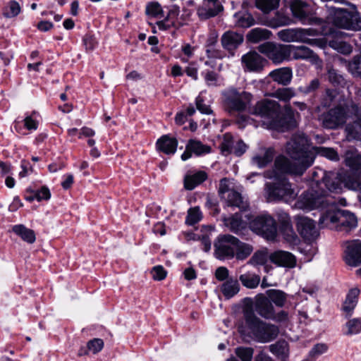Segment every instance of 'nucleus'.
<instances>
[{
	"instance_id": "a19ab883",
	"label": "nucleus",
	"mask_w": 361,
	"mask_h": 361,
	"mask_svg": "<svg viewBox=\"0 0 361 361\" xmlns=\"http://www.w3.org/2000/svg\"><path fill=\"white\" fill-rule=\"evenodd\" d=\"M253 247L251 245L243 243L238 239L235 245V257L238 260H244L251 255Z\"/></svg>"
},
{
	"instance_id": "4c0bfd02",
	"label": "nucleus",
	"mask_w": 361,
	"mask_h": 361,
	"mask_svg": "<svg viewBox=\"0 0 361 361\" xmlns=\"http://www.w3.org/2000/svg\"><path fill=\"white\" fill-rule=\"evenodd\" d=\"M186 148L197 156L208 154L211 151V147L209 146L202 144L199 140L192 139L188 141L186 145Z\"/></svg>"
},
{
	"instance_id": "0eeeda50",
	"label": "nucleus",
	"mask_w": 361,
	"mask_h": 361,
	"mask_svg": "<svg viewBox=\"0 0 361 361\" xmlns=\"http://www.w3.org/2000/svg\"><path fill=\"white\" fill-rule=\"evenodd\" d=\"M265 192L268 202L283 201L288 202L295 199L298 192L286 178L275 179L265 185Z\"/></svg>"
},
{
	"instance_id": "37998d69",
	"label": "nucleus",
	"mask_w": 361,
	"mask_h": 361,
	"mask_svg": "<svg viewBox=\"0 0 361 361\" xmlns=\"http://www.w3.org/2000/svg\"><path fill=\"white\" fill-rule=\"evenodd\" d=\"M344 334L351 336L361 332V318H353L348 320L345 324Z\"/></svg>"
},
{
	"instance_id": "412c9836",
	"label": "nucleus",
	"mask_w": 361,
	"mask_h": 361,
	"mask_svg": "<svg viewBox=\"0 0 361 361\" xmlns=\"http://www.w3.org/2000/svg\"><path fill=\"white\" fill-rule=\"evenodd\" d=\"M242 62L249 71L252 72H260L267 63V60L256 51H250L243 55Z\"/></svg>"
},
{
	"instance_id": "2eb2a0df",
	"label": "nucleus",
	"mask_w": 361,
	"mask_h": 361,
	"mask_svg": "<svg viewBox=\"0 0 361 361\" xmlns=\"http://www.w3.org/2000/svg\"><path fill=\"white\" fill-rule=\"evenodd\" d=\"M290 6L293 16L302 24L319 25L322 23V19L312 16V11L306 2L302 0H293Z\"/></svg>"
},
{
	"instance_id": "4468645a",
	"label": "nucleus",
	"mask_w": 361,
	"mask_h": 361,
	"mask_svg": "<svg viewBox=\"0 0 361 361\" xmlns=\"http://www.w3.org/2000/svg\"><path fill=\"white\" fill-rule=\"evenodd\" d=\"M334 22L336 26L347 30H361V18L355 9L348 11L338 8L335 12Z\"/></svg>"
},
{
	"instance_id": "bf43d9fd",
	"label": "nucleus",
	"mask_w": 361,
	"mask_h": 361,
	"mask_svg": "<svg viewBox=\"0 0 361 361\" xmlns=\"http://www.w3.org/2000/svg\"><path fill=\"white\" fill-rule=\"evenodd\" d=\"M104 347V341L100 338H94L87 343V348L89 352L96 354L102 350Z\"/></svg>"
},
{
	"instance_id": "f8f14e48",
	"label": "nucleus",
	"mask_w": 361,
	"mask_h": 361,
	"mask_svg": "<svg viewBox=\"0 0 361 361\" xmlns=\"http://www.w3.org/2000/svg\"><path fill=\"white\" fill-rule=\"evenodd\" d=\"M255 311L262 317L269 319L273 315L274 307L270 300L263 294H258L255 298H245L244 299L243 315L245 319L246 311Z\"/></svg>"
},
{
	"instance_id": "c9c22d12",
	"label": "nucleus",
	"mask_w": 361,
	"mask_h": 361,
	"mask_svg": "<svg viewBox=\"0 0 361 361\" xmlns=\"http://www.w3.org/2000/svg\"><path fill=\"white\" fill-rule=\"evenodd\" d=\"M291 21L290 17L278 11L275 13L274 17L267 20L265 25L272 28H277L290 24Z\"/></svg>"
},
{
	"instance_id": "de8ad7c7",
	"label": "nucleus",
	"mask_w": 361,
	"mask_h": 361,
	"mask_svg": "<svg viewBox=\"0 0 361 361\" xmlns=\"http://www.w3.org/2000/svg\"><path fill=\"white\" fill-rule=\"evenodd\" d=\"M145 13L148 16L153 17H163L164 11L161 4L157 1H152L147 4Z\"/></svg>"
},
{
	"instance_id": "473e14b6",
	"label": "nucleus",
	"mask_w": 361,
	"mask_h": 361,
	"mask_svg": "<svg viewBox=\"0 0 361 361\" xmlns=\"http://www.w3.org/2000/svg\"><path fill=\"white\" fill-rule=\"evenodd\" d=\"M271 32L261 27L253 28L246 35L247 40L251 43H258L260 41L270 38Z\"/></svg>"
},
{
	"instance_id": "20e7f679",
	"label": "nucleus",
	"mask_w": 361,
	"mask_h": 361,
	"mask_svg": "<svg viewBox=\"0 0 361 361\" xmlns=\"http://www.w3.org/2000/svg\"><path fill=\"white\" fill-rule=\"evenodd\" d=\"M360 112L358 105L353 101H340L335 107L321 114L319 120L324 128L336 129L342 126L353 115H361Z\"/></svg>"
},
{
	"instance_id": "338daca9",
	"label": "nucleus",
	"mask_w": 361,
	"mask_h": 361,
	"mask_svg": "<svg viewBox=\"0 0 361 361\" xmlns=\"http://www.w3.org/2000/svg\"><path fill=\"white\" fill-rule=\"evenodd\" d=\"M35 197L37 201L48 200L51 197V192L47 186H42L39 190H35Z\"/></svg>"
},
{
	"instance_id": "a211bd4d",
	"label": "nucleus",
	"mask_w": 361,
	"mask_h": 361,
	"mask_svg": "<svg viewBox=\"0 0 361 361\" xmlns=\"http://www.w3.org/2000/svg\"><path fill=\"white\" fill-rule=\"evenodd\" d=\"M270 261L278 267L292 269L296 266V257L285 250H276L269 255Z\"/></svg>"
},
{
	"instance_id": "7ed1b4c3",
	"label": "nucleus",
	"mask_w": 361,
	"mask_h": 361,
	"mask_svg": "<svg viewBox=\"0 0 361 361\" xmlns=\"http://www.w3.org/2000/svg\"><path fill=\"white\" fill-rule=\"evenodd\" d=\"M249 113L260 117L262 126L269 129L283 131L292 126L293 121H286L281 113L279 103L274 100L262 99L250 108Z\"/></svg>"
},
{
	"instance_id": "4d7b16f0",
	"label": "nucleus",
	"mask_w": 361,
	"mask_h": 361,
	"mask_svg": "<svg viewBox=\"0 0 361 361\" xmlns=\"http://www.w3.org/2000/svg\"><path fill=\"white\" fill-rule=\"evenodd\" d=\"M201 218V212L198 207L190 208L188 212L185 222L192 226L200 221Z\"/></svg>"
},
{
	"instance_id": "c756f323",
	"label": "nucleus",
	"mask_w": 361,
	"mask_h": 361,
	"mask_svg": "<svg viewBox=\"0 0 361 361\" xmlns=\"http://www.w3.org/2000/svg\"><path fill=\"white\" fill-rule=\"evenodd\" d=\"M228 206L239 208L241 211H245L249 207V204L244 200L241 195L236 191H231L226 195V198Z\"/></svg>"
},
{
	"instance_id": "ddd939ff",
	"label": "nucleus",
	"mask_w": 361,
	"mask_h": 361,
	"mask_svg": "<svg viewBox=\"0 0 361 361\" xmlns=\"http://www.w3.org/2000/svg\"><path fill=\"white\" fill-rule=\"evenodd\" d=\"M238 238L230 234L220 235L214 242V256L219 259H231L235 257Z\"/></svg>"
},
{
	"instance_id": "72a5a7b5",
	"label": "nucleus",
	"mask_w": 361,
	"mask_h": 361,
	"mask_svg": "<svg viewBox=\"0 0 361 361\" xmlns=\"http://www.w3.org/2000/svg\"><path fill=\"white\" fill-rule=\"evenodd\" d=\"M359 294L360 290L357 288H353L349 290L343 305V310L345 312L350 314L357 303Z\"/></svg>"
},
{
	"instance_id": "7c9ffc66",
	"label": "nucleus",
	"mask_w": 361,
	"mask_h": 361,
	"mask_svg": "<svg viewBox=\"0 0 361 361\" xmlns=\"http://www.w3.org/2000/svg\"><path fill=\"white\" fill-rule=\"evenodd\" d=\"M341 101H350L346 99L343 96L340 95L339 92L336 90L326 89L324 94L322 97L321 104L323 106H330L333 103H338Z\"/></svg>"
},
{
	"instance_id": "39448f33",
	"label": "nucleus",
	"mask_w": 361,
	"mask_h": 361,
	"mask_svg": "<svg viewBox=\"0 0 361 361\" xmlns=\"http://www.w3.org/2000/svg\"><path fill=\"white\" fill-rule=\"evenodd\" d=\"M319 222L321 224L345 233H350L357 226V220L355 214L345 209L327 211L321 216Z\"/></svg>"
},
{
	"instance_id": "f257e3e1",
	"label": "nucleus",
	"mask_w": 361,
	"mask_h": 361,
	"mask_svg": "<svg viewBox=\"0 0 361 361\" xmlns=\"http://www.w3.org/2000/svg\"><path fill=\"white\" fill-rule=\"evenodd\" d=\"M322 182L315 180L311 188L303 192L300 197V203L302 207L307 209L324 208L329 204L327 191L323 188L325 186L328 191L341 192L343 186L348 190L361 192V177L352 176L348 170H342L336 173L326 174L324 171Z\"/></svg>"
},
{
	"instance_id": "864d4df0",
	"label": "nucleus",
	"mask_w": 361,
	"mask_h": 361,
	"mask_svg": "<svg viewBox=\"0 0 361 361\" xmlns=\"http://www.w3.org/2000/svg\"><path fill=\"white\" fill-rule=\"evenodd\" d=\"M273 159L272 152L269 150L266 151L263 155H257L252 158V162L257 166L262 168L271 162Z\"/></svg>"
},
{
	"instance_id": "0e129e2a",
	"label": "nucleus",
	"mask_w": 361,
	"mask_h": 361,
	"mask_svg": "<svg viewBox=\"0 0 361 361\" xmlns=\"http://www.w3.org/2000/svg\"><path fill=\"white\" fill-rule=\"evenodd\" d=\"M328 350V346L324 343H317L310 351V356L311 357H317L324 353Z\"/></svg>"
},
{
	"instance_id": "dca6fc26",
	"label": "nucleus",
	"mask_w": 361,
	"mask_h": 361,
	"mask_svg": "<svg viewBox=\"0 0 361 361\" xmlns=\"http://www.w3.org/2000/svg\"><path fill=\"white\" fill-rule=\"evenodd\" d=\"M343 253L345 263L351 267L361 264V241L353 240L343 243Z\"/></svg>"
},
{
	"instance_id": "6ab92c4d",
	"label": "nucleus",
	"mask_w": 361,
	"mask_h": 361,
	"mask_svg": "<svg viewBox=\"0 0 361 361\" xmlns=\"http://www.w3.org/2000/svg\"><path fill=\"white\" fill-rule=\"evenodd\" d=\"M222 10L223 6L219 0H204L197 13L200 19L207 20L216 16Z\"/></svg>"
},
{
	"instance_id": "4be33fe9",
	"label": "nucleus",
	"mask_w": 361,
	"mask_h": 361,
	"mask_svg": "<svg viewBox=\"0 0 361 361\" xmlns=\"http://www.w3.org/2000/svg\"><path fill=\"white\" fill-rule=\"evenodd\" d=\"M224 225L233 233L237 235H242L244 233L247 228V223L243 220L242 216L239 213L224 217L223 219Z\"/></svg>"
},
{
	"instance_id": "cd10ccee",
	"label": "nucleus",
	"mask_w": 361,
	"mask_h": 361,
	"mask_svg": "<svg viewBox=\"0 0 361 361\" xmlns=\"http://www.w3.org/2000/svg\"><path fill=\"white\" fill-rule=\"evenodd\" d=\"M207 179V174L203 171L188 173L184 178V187L186 190H192Z\"/></svg>"
},
{
	"instance_id": "69168bd1",
	"label": "nucleus",
	"mask_w": 361,
	"mask_h": 361,
	"mask_svg": "<svg viewBox=\"0 0 361 361\" xmlns=\"http://www.w3.org/2000/svg\"><path fill=\"white\" fill-rule=\"evenodd\" d=\"M153 279L156 281H161L166 276V271L162 266H156L151 271Z\"/></svg>"
},
{
	"instance_id": "bb28decb",
	"label": "nucleus",
	"mask_w": 361,
	"mask_h": 361,
	"mask_svg": "<svg viewBox=\"0 0 361 361\" xmlns=\"http://www.w3.org/2000/svg\"><path fill=\"white\" fill-rule=\"evenodd\" d=\"M177 146L178 140L167 135L161 136L157 142V149L166 154H173Z\"/></svg>"
},
{
	"instance_id": "423d86ee",
	"label": "nucleus",
	"mask_w": 361,
	"mask_h": 361,
	"mask_svg": "<svg viewBox=\"0 0 361 361\" xmlns=\"http://www.w3.org/2000/svg\"><path fill=\"white\" fill-rule=\"evenodd\" d=\"M245 320L255 339L258 342H270L279 334V329L276 325L261 320L250 309L246 311Z\"/></svg>"
},
{
	"instance_id": "13d9d810",
	"label": "nucleus",
	"mask_w": 361,
	"mask_h": 361,
	"mask_svg": "<svg viewBox=\"0 0 361 361\" xmlns=\"http://www.w3.org/2000/svg\"><path fill=\"white\" fill-rule=\"evenodd\" d=\"M290 316L288 312L286 310H281L277 313L273 312V315L269 319L274 320L277 323H281L287 325L290 322Z\"/></svg>"
},
{
	"instance_id": "6e6552de",
	"label": "nucleus",
	"mask_w": 361,
	"mask_h": 361,
	"mask_svg": "<svg viewBox=\"0 0 361 361\" xmlns=\"http://www.w3.org/2000/svg\"><path fill=\"white\" fill-rule=\"evenodd\" d=\"M224 106L229 114L242 112L250 107L252 95L245 91H238L236 88H230L223 93Z\"/></svg>"
},
{
	"instance_id": "c03bdc74",
	"label": "nucleus",
	"mask_w": 361,
	"mask_h": 361,
	"mask_svg": "<svg viewBox=\"0 0 361 361\" xmlns=\"http://www.w3.org/2000/svg\"><path fill=\"white\" fill-rule=\"evenodd\" d=\"M327 73L329 81L333 85L343 87L345 85V79L337 70L333 68H329Z\"/></svg>"
},
{
	"instance_id": "f3484780",
	"label": "nucleus",
	"mask_w": 361,
	"mask_h": 361,
	"mask_svg": "<svg viewBox=\"0 0 361 361\" xmlns=\"http://www.w3.org/2000/svg\"><path fill=\"white\" fill-rule=\"evenodd\" d=\"M297 228L303 239L309 243L314 241L319 235L315 222L307 217H298Z\"/></svg>"
},
{
	"instance_id": "79ce46f5",
	"label": "nucleus",
	"mask_w": 361,
	"mask_h": 361,
	"mask_svg": "<svg viewBox=\"0 0 361 361\" xmlns=\"http://www.w3.org/2000/svg\"><path fill=\"white\" fill-rule=\"evenodd\" d=\"M329 45L338 52L345 55L350 54L353 51L351 45L339 39H333L330 40L329 42Z\"/></svg>"
},
{
	"instance_id": "49530a36",
	"label": "nucleus",
	"mask_w": 361,
	"mask_h": 361,
	"mask_svg": "<svg viewBox=\"0 0 361 361\" xmlns=\"http://www.w3.org/2000/svg\"><path fill=\"white\" fill-rule=\"evenodd\" d=\"M296 95L295 91L293 87L279 88L275 92L274 96L279 100L288 102Z\"/></svg>"
},
{
	"instance_id": "a18cd8bd",
	"label": "nucleus",
	"mask_w": 361,
	"mask_h": 361,
	"mask_svg": "<svg viewBox=\"0 0 361 361\" xmlns=\"http://www.w3.org/2000/svg\"><path fill=\"white\" fill-rule=\"evenodd\" d=\"M20 6L16 1H11L4 8L3 15L7 18H13L20 13Z\"/></svg>"
},
{
	"instance_id": "774afa93",
	"label": "nucleus",
	"mask_w": 361,
	"mask_h": 361,
	"mask_svg": "<svg viewBox=\"0 0 361 361\" xmlns=\"http://www.w3.org/2000/svg\"><path fill=\"white\" fill-rule=\"evenodd\" d=\"M231 191H234L233 190H231L229 188L228 185V179L224 178L220 180L219 187V193L221 195V198H226L227 194Z\"/></svg>"
},
{
	"instance_id": "ea45409f",
	"label": "nucleus",
	"mask_w": 361,
	"mask_h": 361,
	"mask_svg": "<svg viewBox=\"0 0 361 361\" xmlns=\"http://www.w3.org/2000/svg\"><path fill=\"white\" fill-rule=\"evenodd\" d=\"M233 18L235 25L240 27L247 28L255 23L253 17L248 13H237L233 16Z\"/></svg>"
},
{
	"instance_id": "2f4dec72",
	"label": "nucleus",
	"mask_w": 361,
	"mask_h": 361,
	"mask_svg": "<svg viewBox=\"0 0 361 361\" xmlns=\"http://www.w3.org/2000/svg\"><path fill=\"white\" fill-rule=\"evenodd\" d=\"M240 290L238 281L233 278H229L221 286V291L227 299H230L236 295Z\"/></svg>"
},
{
	"instance_id": "393cba45",
	"label": "nucleus",
	"mask_w": 361,
	"mask_h": 361,
	"mask_svg": "<svg viewBox=\"0 0 361 361\" xmlns=\"http://www.w3.org/2000/svg\"><path fill=\"white\" fill-rule=\"evenodd\" d=\"M273 81L279 85L286 86L289 85L293 78V71L289 67H283L272 71L269 75Z\"/></svg>"
},
{
	"instance_id": "58836bf2",
	"label": "nucleus",
	"mask_w": 361,
	"mask_h": 361,
	"mask_svg": "<svg viewBox=\"0 0 361 361\" xmlns=\"http://www.w3.org/2000/svg\"><path fill=\"white\" fill-rule=\"evenodd\" d=\"M267 298L271 303L277 307H282L285 305L287 299V294L281 290L270 289L267 291Z\"/></svg>"
},
{
	"instance_id": "e2e57ef3",
	"label": "nucleus",
	"mask_w": 361,
	"mask_h": 361,
	"mask_svg": "<svg viewBox=\"0 0 361 361\" xmlns=\"http://www.w3.org/2000/svg\"><path fill=\"white\" fill-rule=\"evenodd\" d=\"M206 84L209 87H216L219 85V75L214 71H208L204 75Z\"/></svg>"
},
{
	"instance_id": "e433bc0d",
	"label": "nucleus",
	"mask_w": 361,
	"mask_h": 361,
	"mask_svg": "<svg viewBox=\"0 0 361 361\" xmlns=\"http://www.w3.org/2000/svg\"><path fill=\"white\" fill-rule=\"evenodd\" d=\"M239 280L243 286L254 289L257 288L260 282V276L255 273L247 272L239 276Z\"/></svg>"
},
{
	"instance_id": "aec40b11",
	"label": "nucleus",
	"mask_w": 361,
	"mask_h": 361,
	"mask_svg": "<svg viewBox=\"0 0 361 361\" xmlns=\"http://www.w3.org/2000/svg\"><path fill=\"white\" fill-rule=\"evenodd\" d=\"M291 56L295 60H310L312 63L317 66H321L322 64V61L319 56L306 46L290 45V57Z\"/></svg>"
},
{
	"instance_id": "09e8293b",
	"label": "nucleus",
	"mask_w": 361,
	"mask_h": 361,
	"mask_svg": "<svg viewBox=\"0 0 361 361\" xmlns=\"http://www.w3.org/2000/svg\"><path fill=\"white\" fill-rule=\"evenodd\" d=\"M279 4V0H256L257 7L264 13H269L276 9Z\"/></svg>"
},
{
	"instance_id": "c85d7f7f",
	"label": "nucleus",
	"mask_w": 361,
	"mask_h": 361,
	"mask_svg": "<svg viewBox=\"0 0 361 361\" xmlns=\"http://www.w3.org/2000/svg\"><path fill=\"white\" fill-rule=\"evenodd\" d=\"M270 352L281 361H288L289 357V345L284 340H280L269 345Z\"/></svg>"
},
{
	"instance_id": "603ef678",
	"label": "nucleus",
	"mask_w": 361,
	"mask_h": 361,
	"mask_svg": "<svg viewBox=\"0 0 361 361\" xmlns=\"http://www.w3.org/2000/svg\"><path fill=\"white\" fill-rule=\"evenodd\" d=\"M348 70L354 76L361 75V53L355 56L349 62Z\"/></svg>"
},
{
	"instance_id": "3c124183",
	"label": "nucleus",
	"mask_w": 361,
	"mask_h": 361,
	"mask_svg": "<svg viewBox=\"0 0 361 361\" xmlns=\"http://www.w3.org/2000/svg\"><path fill=\"white\" fill-rule=\"evenodd\" d=\"M235 355L241 361H252L254 350L250 347H238L235 350Z\"/></svg>"
},
{
	"instance_id": "6e6d98bb",
	"label": "nucleus",
	"mask_w": 361,
	"mask_h": 361,
	"mask_svg": "<svg viewBox=\"0 0 361 361\" xmlns=\"http://www.w3.org/2000/svg\"><path fill=\"white\" fill-rule=\"evenodd\" d=\"M283 235L286 241L290 243H296L298 241V236L292 226L288 223L283 225Z\"/></svg>"
},
{
	"instance_id": "8fccbe9b",
	"label": "nucleus",
	"mask_w": 361,
	"mask_h": 361,
	"mask_svg": "<svg viewBox=\"0 0 361 361\" xmlns=\"http://www.w3.org/2000/svg\"><path fill=\"white\" fill-rule=\"evenodd\" d=\"M314 152L327 159L332 161H338L339 159V157L336 151H335L333 148H328L324 147H314Z\"/></svg>"
},
{
	"instance_id": "5fc2aeb1",
	"label": "nucleus",
	"mask_w": 361,
	"mask_h": 361,
	"mask_svg": "<svg viewBox=\"0 0 361 361\" xmlns=\"http://www.w3.org/2000/svg\"><path fill=\"white\" fill-rule=\"evenodd\" d=\"M320 85V80L318 78H314L308 84L300 86L298 91L303 94H308L319 89Z\"/></svg>"
},
{
	"instance_id": "5701e85b",
	"label": "nucleus",
	"mask_w": 361,
	"mask_h": 361,
	"mask_svg": "<svg viewBox=\"0 0 361 361\" xmlns=\"http://www.w3.org/2000/svg\"><path fill=\"white\" fill-rule=\"evenodd\" d=\"M243 42V36L233 31H227L221 36V45L233 55V51Z\"/></svg>"
},
{
	"instance_id": "1a4fd4ad",
	"label": "nucleus",
	"mask_w": 361,
	"mask_h": 361,
	"mask_svg": "<svg viewBox=\"0 0 361 361\" xmlns=\"http://www.w3.org/2000/svg\"><path fill=\"white\" fill-rule=\"evenodd\" d=\"M317 33V30L313 28L284 29L278 32V37L286 42H303L322 48L324 42L322 39L309 38V36H316Z\"/></svg>"
},
{
	"instance_id": "f03ea898",
	"label": "nucleus",
	"mask_w": 361,
	"mask_h": 361,
	"mask_svg": "<svg viewBox=\"0 0 361 361\" xmlns=\"http://www.w3.org/2000/svg\"><path fill=\"white\" fill-rule=\"evenodd\" d=\"M286 152L293 161L284 156L274 161L275 173L301 176L314 162V155L308 149L307 137L302 133L294 135L287 143Z\"/></svg>"
},
{
	"instance_id": "b1692460",
	"label": "nucleus",
	"mask_w": 361,
	"mask_h": 361,
	"mask_svg": "<svg viewBox=\"0 0 361 361\" xmlns=\"http://www.w3.org/2000/svg\"><path fill=\"white\" fill-rule=\"evenodd\" d=\"M345 164L349 168V173L361 177V154L348 151L345 154Z\"/></svg>"
},
{
	"instance_id": "680f3d73",
	"label": "nucleus",
	"mask_w": 361,
	"mask_h": 361,
	"mask_svg": "<svg viewBox=\"0 0 361 361\" xmlns=\"http://www.w3.org/2000/svg\"><path fill=\"white\" fill-rule=\"evenodd\" d=\"M267 253L264 251L256 252L249 261L251 264H264L267 261Z\"/></svg>"
},
{
	"instance_id": "052dcab7",
	"label": "nucleus",
	"mask_w": 361,
	"mask_h": 361,
	"mask_svg": "<svg viewBox=\"0 0 361 361\" xmlns=\"http://www.w3.org/2000/svg\"><path fill=\"white\" fill-rule=\"evenodd\" d=\"M233 142L231 135L226 134L224 135V141L221 145V149L223 152L233 154Z\"/></svg>"
},
{
	"instance_id": "a878e982",
	"label": "nucleus",
	"mask_w": 361,
	"mask_h": 361,
	"mask_svg": "<svg viewBox=\"0 0 361 361\" xmlns=\"http://www.w3.org/2000/svg\"><path fill=\"white\" fill-rule=\"evenodd\" d=\"M360 115H353L357 118L356 121L349 123L345 126V132L348 140H361V107L359 106Z\"/></svg>"
},
{
	"instance_id": "9d476101",
	"label": "nucleus",
	"mask_w": 361,
	"mask_h": 361,
	"mask_svg": "<svg viewBox=\"0 0 361 361\" xmlns=\"http://www.w3.org/2000/svg\"><path fill=\"white\" fill-rule=\"evenodd\" d=\"M250 229L268 240H274L277 235L276 221L269 214L257 216L249 223Z\"/></svg>"
},
{
	"instance_id": "f704fd0d",
	"label": "nucleus",
	"mask_w": 361,
	"mask_h": 361,
	"mask_svg": "<svg viewBox=\"0 0 361 361\" xmlns=\"http://www.w3.org/2000/svg\"><path fill=\"white\" fill-rule=\"evenodd\" d=\"M12 231L24 241L28 243H33L35 241V234L34 231L26 228L23 224L16 225L13 227Z\"/></svg>"
},
{
	"instance_id": "9b49d317",
	"label": "nucleus",
	"mask_w": 361,
	"mask_h": 361,
	"mask_svg": "<svg viewBox=\"0 0 361 361\" xmlns=\"http://www.w3.org/2000/svg\"><path fill=\"white\" fill-rule=\"evenodd\" d=\"M258 51L276 65L290 59V45L267 42L260 44Z\"/></svg>"
}]
</instances>
